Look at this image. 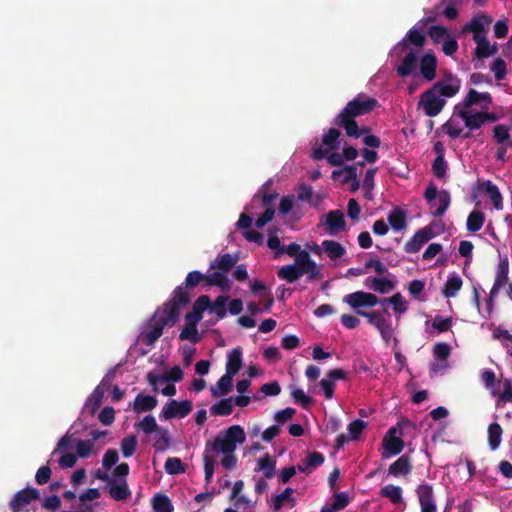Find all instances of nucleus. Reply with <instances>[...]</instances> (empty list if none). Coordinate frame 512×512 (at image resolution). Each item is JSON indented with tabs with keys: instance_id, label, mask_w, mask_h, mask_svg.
<instances>
[{
	"instance_id": "ea45409f",
	"label": "nucleus",
	"mask_w": 512,
	"mask_h": 512,
	"mask_svg": "<svg viewBox=\"0 0 512 512\" xmlns=\"http://www.w3.org/2000/svg\"><path fill=\"white\" fill-rule=\"evenodd\" d=\"M210 412L215 416H228L233 412V398H224L212 405Z\"/></svg>"
},
{
	"instance_id": "4468645a",
	"label": "nucleus",
	"mask_w": 512,
	"mask_h": 512,
	"mask_svg": "<svg viewBox=\"0 0 512 512\" xmlns=\"http://www.w3.org/2000/svg\"><path fill=\"white\" fill-rule=\"evenodd\" d=\"M509 259L506 254L499 255V262L497 264L496 270H495V279L493 286L491 288L492 295L498 294L500 289L504 287L509 280Z\"/></svg>"
},
{
	"instance_id": "de8ad7c7",
	"label": "nucleus",
	"mask_w": 512,
	"mask_h": 512,
	"mask_svg": "<svg viewBox=\"0 0 512 512\" xmlns=\"http://www.w3.org/2000/svg\"><path fill=\"white\" fill-rule=\"evenodd\" d=\"M357 315L367 318L368 323L377 328V330L387 322L379 311L366 312L357 310Z\"/></svg>"
},
{
	"instance_id": "e433bc0d",
	"label": "nucleus",
	"mask_w": 512,
	"mask_h": 512,
	"mask_svg": "<svg viewBox=\"0 0 512 512\" xmlns=\"http://www.w3.org/2000/svg\"><path fill=\"white\" fill-rule=\"evenodd\" d=\"M463 281L460 276L454 274L448 277L442 289V294L445 298H453L461 290Z\"/></svg>"
},
{
	"instance_id": "13d9d810",
	"label": "nucleus",
	"mask_w": 512,
	"mask_h": 512,
	"mask_svg": "<svg viewBox=\"0 0 512 512\" xmlns=\"http://www.w3.org/2000/svg\"><path fill=\"white\" fill-rule=\"evenodd\" d=\"M291 396L294 401L300 404L304 409L309 408L314 402L313 398L306 395L300 388H294L291 392Z\"/></svg>"
},
{
	"instance_id": "20e7f679",
	"label": "nucleus",
	"mask_w": 512,
	"mask_h": 512,
	"mask_svg": "<svg viewBox=\"0 0 512 512\" xmlns=\"http://www.w3.org/2000/svg\"><path fill=\"white\" fill-rule=\"evenodd\" d=\"M201 281H205L204 274L197 270L189 272L186 276L185 282L174 289L172 297L169 300H174L181 310L191 301L189 290L197 287Z\"/></svg>"
},
{
	"instance_id": "2f4dec72",
	"label": "nucleus",
	"mask_w": 512,
	"mask_h": 512,
	"mask_svg": "<svg viewBox=\"0 0 512 512\" xmlns=\"http://www.w3.org/2000/svg\"><path fill=\"white\" fill-rule=\"evenodd\" d=\"M232 375L225 373L217 382L216 387H211L210 392L213 397H219L227 395L233 387Z\"/></svg>"
},
{
	"instance_id": "bb28decb",
	"label": "nucleus",
	"mask_w": 512,
	"mask_h": 512,
	"mask_svg": "<svg viewBox=\"0 0 512 512\" xmlns=\"http://www.w3.org/2000/svg\"><path fill=\"white\" fill-rule=\"evenodd\" d=\"M364 285L375 292L382 294L388 293L395 288L394 283L387 278L368 277Z\"/></svg>"
},
{
	"instance_id": "412c9836",
	"label": "nucleus",
	"mask_w": 512,
	"mask_h": 512,
	"mask_svg": "<svg viewBox=\"0 0 512 512\" xmlns=\"http://www.w3.org/2000/svg\"><path fill=\"white\" fill-rule=\"evenodd\" d=\"M437 59L434 54L426 53L420 60V73L427 81H432L436 77Z\"/></svg>"
},
{
	"instance_id": "052dcab7",
	"label": "nucleus",
	"mask_w": 512,
	"mask_h": 512,
	"mask_svg": "<svg viewBox=\"0 0 512 512\" xmlns=\"http://www.w3.org/2000/svg\"><path fill=\"white\" fill-rule=\"evenodd\" d=\"M447 162L445 161V158L442 157H436L432 163V171L436 178L442 179L446 176L447 172Z\"/></svg>"
},
{
	"instance_id": "dca6fc26",
	"label": "nucleus",
	"mask_w": 512,
	"mask_h": 512,
	"mask_svg": "<svg viewBox=\"0 0 512 512\" xmlns=\"http://www.w3.org/2000/svg\"><path fill=\"white\" fill-rule=\"evenodd\" d=\"M482 103L481 108L483 110H488L490 104L492 103V96L489 92H478L475 89H470L462 103L465 108H471L472 106Z\"/></svg>"
},
{
	"instance_id": "bf43d9fd",
	"label": "nucleus",
	"mask_w": 512,
	"mask_h": 512,
	"mask_svg": "<svg viewBox=\"0 0 512 512\" xmlns=\"http://www.w3.org/2000/svg\"><path fill=\"white\" fill-rule=\"evenodd\" d=\"M453 324V318L452 317H442L440 315H436L433 318L432 327L436 329L439 333L447 332L451 329Z\"/></svg>"
},
{
	"instance_id": "e2e57ef3",
	"label": "nucleus",
	"mask_w": 512,
	"mask_h": 512,
	"mask_svg": "<svg viewBox=\"0 0 512 512\" xmlns=\"http://www.w3.org/2000/svg\"><path fill=\"white\" fill-rule=\"evenodd\" d=\"M451 353V346L445 342L436 343L433 347L434 357L438 360H447Z\"/></svg>"
},
{
	"instance_id": "7c9ffc66",
	"label": "nucleus",
	"mask_w": 512,
	"mask_h": 512,
	"mask_svg": "<svg viewBox=\"0 0 512 512\" xmlns=\"http://www.w3.org/2000/svg\"><path fill=\"white\" fill-rule=\"evenodd\" d=\"M323 248L331 261H336L346 254L345 247L335 240H323Z\"/></svg>"
},
{
	"instance_id": "680f3d73",
	"label": "nucleus",
	"mask_w": 512,
	"mask_h": 512,
	"mask_svg": "<svg viewBox=\"0 0 512 512\" xmlns=\"http://www.w3.org/2000/svg\"><path fill=\"white\" fill-rule=\"evenodd\" d=\"M491 70L494 72L496 80H503L507 74L506 62L502 58L495 59L491 65Z\"/></svg>"
},
{
	"instance_id": "49530a36",
	"label": "nucleus",
	"mask_w": 512,
	"mask_h": 512,
	"mask_svg": "<svg viewBox=\"0 0 512 512\" xmlns=\"http://www.w3.org/2000/svg\"><path fill=\"white\" fill-rule=\"evenodd\" d=\"M135 428L146 434L157 432L161 427L158 426L156 419L152 415H146L140 422L135 424Z\"/></svg>"
},
{
	"instance_id": "b1692460",
	"label": "nucleus",
	"mask_w": 512,
	"mask_h": 512,
	"mask_svg": "<svg viewBox=\"0 0 512 512\" xmlns=\"http://www.w3.org/2000/svg\"><path fill=\"white\" fill-rule=\"evenodd\" d=\"M479 189L489 197L496 210L503 209V198L499 188L493 184L490 180L484 181L480 184Z\"/></svg>"
},
{
	"instance_id": "5fc2aeb1",
	"label": "nucleus",
	"mask_w": 512,
	"mask_h": 512,
	"mask_svg": "<svg viewBox=\"0 0 512 512\" xmlns=\"http://www.w3.org/2000/svg\"><path fill=\"white\" fill-rule=\"evenodd\" d=\"M138 440L135 435H130L121 441V452L124 457H131L137 448Z\"/></svg>"
},
{
	"instance_id": "7ed1b4c3",
	"label": "nucleus",
	"mask_w": 512,
	"mask_h": 512,
	"mask_svg": "<svg viewBox=\"0 0 512 512\" xmlns=\"http://www.w3.org/2000/svg\"><path fill=\"white\" fill-rule=\"evenodd\" d=\"M158 311L154 313L148 322L150 330L144 335V343L153 345L163 334L165 326L172 327L178 321L181 310L174 300H167L163 304L162 315H158Z\"/></svg>"
},
{
	"instance_id": "a878e982",
	"label": "nucleus",
	"mask_w": 512,
	"mask_h": 512,
	"mask_svg": "<svg viewBox=\"0 0 512 512\" xmlns=\"http://www.w3.org/2000/svg\"><path fill=\"white\" fill-rule=\"evenodd\" d=\"M416 493L418 496L421 509L423 508H437L434 501L433 487L429 484H421L417 487Z\"/></svg>"
},
{
	"instance_id": "774afa93",
	"label": "nucleus",
	"mask_w": 512,
	"mask_h": 512,
	"mask_svg": "<svg viewBox=\"0 0 512 512\" xmlns=\"http://www.w3.org/2000/svg\"><path fill=\"white\" fill-rule=\"evenodd\" d=\"M428 35L435 43H440L444 37L448 36V29L441 25H434L428 29Z\"/></svg>"
},
{
	"instance_id": "a18cd8bd",
	"label": "nucleus",
	"mask_w": 512,
	"mask_h": 512,
	"mask_svg": "<svg viewBox=\"0 0 512 512\" xmlns=\"http://www.w3.org/2000/svg\"><path fill=\"white\" fill-rule=\"evenodd\" d=\"M495 340L502 341L506 352L512 356V334L508 330L502 329L501 327H495L492 334Z\"/></svg>"
},
{
	"instance_id": "f257e3e1",
	"label": "nucleus",
	"mask_w": 512,
	"mask_h": 512,
	"mask_svg": "<svg viewBox=\"0 0 512 512\" xmlns=\"http://www.w3.org/2000/svg\"><path fill=\"white\" fill-rule=\"evenodd\" d=\"M246 440L244 429L239 425H232L224 433H220L213 441L206 442L203 454L205 482L212 481L216 459L213 453H235L237 444H243Z\"/></svg>"
},
{
	"instance_id": "864d4df0",
	"label": "nucleus",
	"mask_w": 512,
	"mask_h": 512,
	"mask_svg": "<svg viewBox=\"0 0 512 512\" xmlns=\"http://www.w3.org/2000/svg\"><path fill=\"white\" fill-rule=\"evenodd\" d=\"M105 390L101 386H97L92 394L88 398L87 405L90 407L91 414H94L96 410L100 407L103 398H104Z\"/></svg>"
},
{
	"instance_id": "0eeeda50",
	"label": "nucleus",
	"mask_w": 512,
	"mask_h": 512,
	"mask_svg": "<svg viewBox=\"0 0 512 512\" xmlns=\"http://www.w3.org/2000/svg\"><path fill=\"white\" fill-rule=\"evenodd\" d=\"M340 131L336 128H330L322 136V145L315 144L312 148L311 157L314 160H322L326 157L329 151L338 148Z\"/></svg>"
},
{
	"instance_id": "1a4fd4ad",
	"label": "nucleus",
	"mask_w": 512,
	"mask_h": 512,
	"mask_svg": "<svg viewBox=\"0 0 512 512\" xmlns=\"http://www.w3.org/2000/svg\"><path fill=\"white\" fill-rule=\"evenodd\" d=\"M193 409V403L190 400H169L161 411L160 417L165 420L173 418H184L188 416Z\"/></svg>"
},
{
	"instance_id": "39448f33",
	"label": "nucleus",
	"mask_w": 512,
	"mask_h": 512,
	"mask_svg": "<svg viewBox=\"0 0 512 512\" xmlns=\"http://www.w3.org/2000/svg\"><path fill=\"white\" fill-rule=\"evenodd\" d=\"M461 88V80L451 72H445L443 76L437 80L430 89L439 95L440 98L454 97Z\"/></svg>"
},
{
	"instance_id": "09e8293b",
	"label": "nucleus",
	"mask_w": 512,
	"mask_h": 512,
	"mask_svg": "<svg viewBox=\"0 0 512 512\" xmlns=\"http://www.w3.org/2000/svg\"><path fill=\"white\" fill-rule=\"evenodd\" d=\"M389 302L393 305V310L395 313L402 314L407 311L408 303L404 300L403 296L400 293H396L390 298H385L381 301L382 304Z\"/></svg>"
},
{
	"instance_id": "c9c22d12",
	"label": "nucleus",
	"mask_w": 512,
	"mask_h": 512,
	"mask_svg": "<svg viewBox=\"0 0 512 512\" xmlns=\"http://www.w3.org/2000/svg\"><path fill=\"white\" fill-rule=\"evenodd\" d=\"M388 222L394 231H402L407 226L405 211L401 208H394L388 215Z\"/></svg>"
},
{
	"instance_id": "f8f14e48",
	"label": "nucleus",
	"mask_w": 512,
	"mask_h": 512,
	"mask_svg": "<svg viewBox=\"0 0 512 512\" xmlns=\"http://www.w3.org/2000/svg\"><path fill=\"white\" fill-rule=\"evenodd\" d=\"M343 302L348 304L354 310H360L362 307H373L378 302L379 299L376 295L364 292V291H356L350 294H347L343 298Z\"/></svg>"
},
{
	"instance_id": "6ab92c4d",
	"label": "nucleus",
	"mask_w": 512,
	"mask_h": 512,
	"mask_svg": "<svg viewBox=\"0 0 512 512\" xmlns=\"http://www.w3.org/2000/svg\"><path fill=\"white\" fill-rule=\"evenodd\" d=\"M473 40L477 44L475 48V56L479 59L488 58L495 55L498 51L497 45H490V42L485 35H473Z\"/></svg>"
},
{
	"instance_id": "9b49d317",
	"label": "nucleus",
	"mask_w": 512,
	"mask_h": 512,
	"mask_svg": "<svg viewBox=\"0 0 512 512\" xmlns=\"http://www.w3.org/2000/svg\"><path fill=\"white\" fill-rule=\"evenodd\" d=\"M400 432L397 427H391L383 438L382 445L385 453L382 454L383 458H389L400 454L404 449V441L396 434Z\"/></svg>"
},
{
	"instance_id": "f03ea898",
	"label": "nucleus",
	"mask_w": 512,
	"mask_h": 512,
	"mask_svg": "<svg viewBox=\"0 0 512 512\" xmlns=\"http://www.w3.org/2000/svg\"><path fill=\"white\" fill-rule=\"evenodd\" d=\"M378 106L377 99L364 93L357 94L335 117L334 124L345 130L346 134H355L357 122L355 118L372 112Z\"/></svg>"
},
{
	"instance_id": "4c0bfd02",
	"label": "nucleus",
	"mask_w": 512,
	"mask_h": 512,
	"mask_svg": "<svg viewBox=\"0 0 512 512\" xmlns=\"http://www.w3.org/2000/svg\"><path fill=\"white\" fill-rule=\"evenodd\" d=\"M258 470L262 471L264 477L271 479L275 475L276 460L268 453H266L257 462Z\"/></svg>"
},
{
	"instance_id": "69168bd1",
	"label": "nucleus",
	"mask_w": 512,
	"mask_h": 512,
	"mask_svg": "<svg viewBox=\"0 0 512 512\" xmlns=\"http://www.w3.org/2000/svg\"><path fill=\"white\" fill-rule=\"evenodd\" d=\"M93 441L91 440H78L76 443V456L80 458H87L93 449Z\"/></svg>"
},
{
	"instance_id": "c85d7f7f",
	"label": "nucleus",
	"mask_w": 512,
	"mask_h": 512,
	"mask_svg": "<svg viewBox=\"0 0 512 512\" xmlns=\"http://www.w3.org/2000/svg\"><path fill=\"white\" fill-rule=\"evenodd\" d=\"M238 257L230 253L218 255L216 260L210 264V270L218 269L222 272H229L237 263Z\"/></svg>"
},
{
	"instance_id": "aec40b11",
	"label": "nucleus",
	"mask_w": 512,
	"mask_h": 512,
	"mask_svg": "<svg viewBox=\"0 0 512 512\" xmlns=\"http://www.w3.org/2000/svg\"><path fill=\"white\" fill-rule=\"evenodd\" d=\"M412 468L411 457L403 454L389 466L388 473L394 477L406 476L411 473Z\"/></svg>"
},
{
	"instance_id": "cd10ccee",
	"label": "nucleus",
	"mask_w": 512,
	"mask_h": 512,
	"mask_svg": "<svg viewBox=\"0 0 512 512\" xmlns=\"http://www.w3.org/2000/svg\"><path fill=\"white\" fill-rule=\"evenodd\" d=\"M417 55L413 51H409L403 58L401 64L396 68L397 74L401 77L411 75L417 67Z\"/></svg>"
},
{
	"instance_id": "6e6d98bb",
	"label": "nucleus",
	"mask_w": 512,
	"mask_h": 512,
	"mask_svg": "<svg viewBox=\"0 0 512 512\" xmlns=\"http://www.w3.org/2000/svg\"><path fill=\"white\" fill-rule=\"evenodd\" d=\"M228 299V296L220 295L214 302H211L210 310L215 313L219 319H223L227 314L226 303Z\"/></svg>"
},
{
	"instance_id": "2eb2a0df",
	"label": "nucleus",
	"mask_w": 512,
	"mask_h": 512,
	"mask_svg": "<svg viewBox=\"0 0 512 512\" xmlns=\"http://www.w3.org/2000/svg\"><path fill=\"white\" fill-rule=\"evenodd\" d=\"M433 232L431 228L424 227L420 230H418L413 237L407 241L404 245V250L407 253L413 254L420 251L422 246L427 243L432 237Z\"/></svg>"
},
{
	"instance_id": "473e14b6",
	"label": "nucleus",
	"mask_w": 512,
	"mask_h": 512,
	"mask_svg": "<svg viewBox=\"0 0 512 512\" xmlns=\"http://www.w3.org/2000/svg\"><path fill=\"white\" fill-rule=\"evenodd\" d=\"M498 294L492 295V290H490L489 297L486 300L485 309L483 312L480 311V294L477 288H473V303L481 314L482 318L489 319L493 309H494V301Z\"/></svg>"
},
{
	"instance_id": "338daca9",
	"label": "nucleus",
	"mask_w": 512,
	"mask_h": 512,
	"mask_svg": "<svg viewBox=\"0 0 512 512\" xmlns=\"http://www.w3.org/2000/svg\"><path fill=\"white\" fill-rule=\"evenodd\" d=\"M349 502L350 500L347 493L339 492L334 494V501L329 507L332 508L335 512L341 511L349 505Z\"/></svg>"
},
{
	"instance_id": "c756f323",
	"label": "nucleus",
	"mask_w": 512,
	"mask_h": 512,
	"mask_svg": "<svg viewBox=\"0 0 512 512\" xmlns=\"http://www.w3.org/2000/svg\"><path fill=\"white\" fill-rule=\"evenodd\" d=\"M226 272H222L221 270L213 271L205 275V283L208 286H217L222 290H229L231 287V282L225 274Z\"/></svg>"
},
{
	"instance_id": "603ef678",
	"label": "nucleus",
	"mask_w": 512,
	"mask_h": 512,
	"mask_svg": "<svg viewBox=\"0 0 512 512\" xmlns=\"http://www.w3.org/2000/svg\"><path fill=\"white\" fill-rule=\"evenodd\" d=\"M164 468L166 473L170 475H178L186 471L184 464L178 457L168 458L165 462Z\"/></svg>"
},
{
	"instance_id": "423d86ee",
	"label": "nucleus",
	"mask_w": 512,
	"mask_h": 512,
	"mask_svg": "<svg viewBox=\"0 0 512 512\" xmlns=\"http://www.w3.org/2000/svg\"><path fill=\"white\" fill-rule=\"evenodd\" d=\"M446 105V99L440 98L434 90L427 89L419 96L418 108L428 117H436Z\"/></svg>"
},
{
	"instance_id": "a211bd4d",
	"label": "nucleus",
	"mask_w": 512,
	"mask_h": 512,
	"mask_svg": "<svg viewBox=\"0 0 512 512\" xmlns=\"http://www.w3.org/2000/svg\"><path fill=\"white\" fill-rule=\"evenodd\" d=\"M158 404V400L153 395H144L143 393H139L134 401L129 404V408H131L136 413H143L152 411L156 408Z\"/></svg>"
},
{
	"instance_id": "8fccbe9b",
	"label": "nucleus",
	"mask_w": 512,
	"mask_h": 512,
	"mask_svg": "<svg viewBox=\"0 0 512 512\" xmlns=\"http://www.w3.org/2000/svg\"><path fill=\"white\" fill-rule=\"evenodd\" d=\"M482 19H486L488 23L491 22V18L483 15L482 17H473L472 20L465 26V31L473 32V35H484L485 26Z\"/></svg>"
},
{
	"instance_id": "72a5a7b5",
	"label": "nucleus",
	"mask_w": 512,
	"mask_h": 512,
	"mask_svg": "<svg viewBox=\"0 0 512 512\" xmlns=\"http://www.w3.org/2000/svg\"><path fill=\"white\" fill-rule=\"evenodd\" d=\"M503 429L497 422L491 423L487 429V440L489 448L495 451L501 444Z\"/></svg>"
},
{
	"instance_id": "4be33fe9",
	"label": "nucleus",
	"mask_w": 512,
	"mask_h": 512,
	"mask_svg": "<svg viewBox=\"0 0 512 512\" xmlns=\"http://www.w3.org/2000/svg\"><path fill=\"white\" fill-rule=\"evenodd\" d=\"M109 494L115 501H123L131 496V491L126 480L113 479L109 484Z\"/></svg>"
},
{
	"instance_id": "58836bf2",
	"label": "nucleus",
	"mask_w": 512,
	"mask_h": 512,
	"mask_svg": "<svg viewBox=\"0 0 512 512\" xmlns=\"http://www.w3.org/2000/svg\"><path fill=\"white\" fill-rule=\"evenodd\" d=\"M485 222V215L480 210L470 212L466 222V228L469 232L475 233L479 231Z\"/></svg>"
},
{
	"instance_id": "9d476101",
	"label": "nucleus",
	"mask_w": 512,
	"mask_h": 512,
	"mask_svg": "<svg viewBox=\"0 0 512 512\" xmlns=\"http://www.w3.org/2000/svg\"><path fill=\"white\" fill-rule=\"evenodd\" d=\"M320 225H324L326 233L330 236H336L338 233L346 231V221L341 210H330L325 216L321 217Z\"/></svg>"
},
{
	"instance_id": "f704fd0d",
	"label": "nucleus",
	"mask_w": 512,
	"mask_h": 512,
	"mask_svg": "<svg viewBox=\"0 0 512 512\" xmlns=\"http://www.w3.org/2000/svg\"><path fill=\"white\" fill-rule=\"evenodd\" d=\"M242 366V350L240 347L234 348L228 355L226 363V373L235 376Z\"/></svg>"
},
{
	"instance_id": "f3484780",
	"label": "nucleus",
	"mask_w": 512,
	"mask_h": 512,
	"mask_svg": "<svg viewBox=\"0 0 512 512\" xmlns=\"http://www.w3.org/2000/svg\"><path fill=\"white\" fill-rule=\"evenodd\" d=\"M425 42V35L420 30L413 27L409 29L405 37L397 44V47L401 51H406L411 49V45L421 48L425 45Z\"/></svg>"
},
{
	"instance_id": "a19ab883",
	"label": "nucleus",
	"mask_w": 512,
	"mask_h": 512,
	"mask_svg": "<svg viewBox=\"0 0 512 512\" xmlns=\"http://www.w3.org/2000/svg\"><path fill=\"white\" fill-rule=\"evenodd\" d=\"M151 503L155 512H173L174 510L171 500L165 494H156Z\"/></svg>"
},
{
	"instance_id": "c03bdc74",
	"label": "nucleus",
	"mask_w": 512,
	"mask_h": 512,
	"mask_svg": "<svg viewBox=\"0 0 512 512\" xmlns=\"http://www.w3.org/2000/svg\"><path fill=\"white\" fill-rule=\"evenodd\" d=\"M170 442H171V438H170L169 431L167 429L161 427L156 432L153 447L157 451H165L170 447Z\"/></svg>"
},
{
	"instance_id": "393cba45",
	"label": "nucleus",
	"mask_w": 512,
	"mask_h": 512,
	"mask_svg": "<svg viewBox=\"0 0 512 512\" xmlns=\"http://www.w3.org/2000/svg\"><path fill=\"white\" fill-rule=\"evenodd\" d=\"M457 115L464 121L465 126L470 130L479 129L484 124L481 111L471 114L469 112V108H465L462 105V108L457 111Z\"/></svg>"
},
{
	"instance_id": "ddd939ff",
	"label": "nucleus",
	"mask_w": 512,
	"mask_h": 512,
	"mask_svg": "<svg viewBox=\"0 0 512 512\" xmlns=\"http://www.w3.org/2000/svg\"><path fill=\"white\" fill-rule=\"evenodd\" d=\"M40 499V493L36 488L26 487L18 491L9 502L12 512H20L26 505Z\"/></svg>"
},
{
	"instance_id": "37998d69",
	"label": "nucleus",
	"mask_w": 512,
	"mask_h": 512,
	"mask_svg": "<svg viewBox=\"0 0 512 512\" xmlns=\"http://www.w3.org/2000/svg\"><path fill=\"white\" fill-rule=\"evenodd\" d=\"M380 495L388 498L393 504H398L402 501V489L400 486L388 484L381 488Z\"/></svg>"
},
{
	"instance_id": "3c124183",
	"label": "nucleus",
	"mask_w": 512,
	"mask_h": 512,
	"mask_svg": "<svg viewBox=\"0 0 512 512\" xmlns=\"http://www.w3.org/2000/svg\"><path fill=\"white\" fill-rule=\"evenodd\" d=\"M502 384L503 390L500 393H498L496 400L497 407H500L502 404L512 402V380L504 379Z\"/></svg>"
},
{
	"instance_id": "0e129e2a",
	"label": "nucleus",
	"mask_w": 512,
	"mask_h": 512,
	"mask_svg": "<svg viewBox=\"0 0 512 512\" xmlns=\"http://www.w3.org/2000/svg\"><path fill=\"white\" fill-rule=\"evenodd\" d=\"M494 132V138L498 143H505L508 142V144L511 146L512 142L509 141L510 134H509V127L503 124L497 125L493 129Z\"/></svg>"
},
{
	"instance_id": "79ce46f5",
	"label": "nucleus",
	"mask_w": 512,
	"mask_h": 512,
	"mask_svg": "<svg viewBox=\"0 0 512 512\" xmlns=\"http://www.w3.org/2000/svg\"><path fill=\"white\" fill-rule=\"evenodd\" d=\"M294 490L291 487H287L283 490L282 493L275 495L272 497V509L274 512L280 511V509L283 507L284 502H294L293 498Z\"/></svg>"
},
{
	"instance_id": "5701e85b",
	"label": "nucleus",
	"mask_w": 512,
	"mask_h": 512,
	"mask_svg": "<svg viewBox=\"0 0 512 512\" xmlns=\"http://www.w3.org/2000/svg\"><path fill=\"white\" fill-rule=\"evenodd\" d=\"M303 275H307V273L305 272L304 269H301L300 267H298L297 265H295L294 263L293 264H288V265H284L282 266L278 271H277V276L279 279L281 280H285L287 281L288 283H294L296 282L297 280H299Z\"/></svg>"
},
{
	"instance_id": "6e6552de",
	"label": "nucleus",
	"mask_w": 512,
	"mask_h": 512,
	"mask_svg": "<svg viewBox=\"0 0 512 512\" xmlns=\"http://www.w3.org/2000/svg\"><path fill=\"white\" fill-rule=\"evenodd\" d=\"M294 258V264L307 273L308 282L320 280L323 277L321 266L311 258L307 250L300 248Z\"/></svg>"
},
{
	"instance_id": "4d7b16f0",
	"label": "nucleus",
	"mask_w": 512,
	"mask_h": 512,
	"mask_svg": "<svg viewBox=\"0 0 512 512\" xmlns=\"http://www.w3.org/2000/svg\"><path fill=\"white\" fill-rule=\"evenodd\" d=\"M439 207L432 213L434 217H441L447 211L451 197L450 193L447 190H442L438 194Z\"/></svg>"
}]
</instances>
